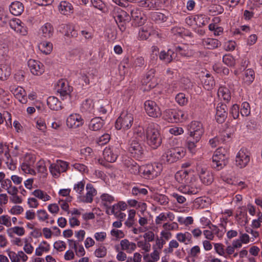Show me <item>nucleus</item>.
I'll list each match as a JSON object with an SVG mask.
<instances>
[{"instance_id":"13d9d810","label":"nucleus","mask_w":262,"mask_h":262,"mask_svg":"<svg viewBox=\"0 0 262 262\" xmlns=\"http://www.w3.org/2000/svg\"><path fill=\"white\" fill-rule=\"evenodd\" d=\"M150 35L149 31L144 27L141 28L139 31V37L142 40L146 39Z\"/></svg>"},{"instance_id":"338daca9","label":"nucleus","mask_w":262,"mask_h":262,"mask_svg":"<svg viewBox=\"0 0 262 262\" xmlns=\"http://www.w3.org/2000/svg\"><path fill=\"white\" fill-rule=\"evenodd\" d=\"M36 168L38 171L40 173H43L47 171L44 160H40L36 163Z\"/></svg>"},{"instance_id":"c85d7f7f","label":"nucleus","mask_w":262,"mask_h":262,"mask_svg":"<svg viewBox=\"0 0 262 262\" xmlns=\"http://www.w3.org/2000/svg\"><path fill=\"white\" fill-rule=\"evenodd\" d=\"M104 123V120L101 118L95 117L91 120L89 127L92 130H99L103 126Z\"/></svg>"},{"instance_id":"5fc2aeb1","label":"nucleus","mask_w":262,"mask_h":262,"mask_svg":"<svg viewBox=\"0 0 262 262\" xmlns=\"http://www.w3.org/2000/svg\"><path fill=\"white\" fill-rule=\"evenodd\" d=\"M37 216L40 221H46L49 219V215L44 209H40L37 211Z\"/></svg>"},{"instance_id":"052dcab7","label":"nucleus","mask_w":262,"mask_h":262,"mask_svg":"<svg viewBox=\"0 0 262 262\" xmlns=\"http://www.w3.org/2000/svg\"><path fill=\"white\" fill-rule=\"evenodd\" d=\"M239 106L237 104H233L230 110V114L234 119H237L239 117Z\"/></svg>"},{"instance_id":"20e7f679","label":"nucleus","mask_w":262,"mask_h":262,"mask_svg":"<svg viewBox=\"0 0 262 262\" xmlns=\"http://www.w3.org/2000/svg\"><path fill=\"white\" fill-rule=\"evenodd\" d=\"M189 137L195 139L196 141H199L204 133L203 124L198 121H192L188 125Z\"/></svg>"},{"instance_id":"c9c22d12","label":"nucleus","mask_w":262,"mask_h":262,"mask_svg":"<svg viewBox=\"0 0 262 262\" xmlns=\"http://www.w3.org/2000/svg\"><path fill=\"white\" fill-rule=\"evenodd\" d=\"M176 238L180 243H184L186 245L191 243L192 242L191 234L188 232L177 233Z\"/></svg>"},{"instance_id":"09e8293b","label":"nucleus","mask_w":262,"mask_h":262,"mask_svg":"<svg viewBox=\"0 0 262 262\" xmlns=\"http://www.w3.org/2000/svg\"><path fill=\"white\" fill-rule=\"evenodd\" d=\"M199 141H196L195 139L190 138V137L188 138L187 146L188 149L191 152L194 153L195 152L197 143Z\"/></svg>"},{"instance_id":"f257e3e1","label":"nucleus","mask_w":262,"mask_h":262,"mask_svg":"<svg viewBox=\"0 0 262 262\" xmlns=\"http://www.w3.org/2000/svg\"><path fill=\"white\" fill-rule=\"evenodd\" d=\"M147 144L153 149H157L162 143V137L159 125L155 123H150L145 129Z\"/></svg>"},{"instance_id":"c03bdc74","label":"nucleus","mask_w":262,"mask_h":262,"mask_svg":"<svg viewBox=\"0 0 262 262\" xmlns=\"http://www.w3.org/2000/svg\"><path fill=\"white\" fill-rule=\"evenodd\" d=\"M175 51L183 56H189L191 52L188 50L187 46L183 45L176 48Z\"/></svg>"},{"instance_id":"ea45409f","label":"nucleus","mask_w":262,"mask_h":262,"mask_svg":"<svg viewBox=\"0 0 262 262\" xmlns=\"http://www.w3.org/2000/svg\"><path fill=\"white\" fill-rule=\"evenodd\" d=\"M102 204L108 208L111 204L115 201V198L113 196L107 193H103L100 196Z\"/></svg>"},{"instance_id":"72a5a7b5","label":"nucleus","mask_w":262,"mask_h":262,"mask_svg":"<svg viewBox=\"0 0 262 262\" xmlns=\"http://www.w3.org/2000/svg\"><path fill=\"white\" fill-rule=\"evenodd\" d=\"M58 9L60 12L63 15H68L73 13L72 5L66 1H62L60 3Z\"/></svg>"},{"instance_id":"8fccbe9b","label":"nucleus","mask_w":262,"mask_h":262,"mask_svg":"<svg viewBox=\"0 0 262 262\" xmlns=\"http://www.w3.org/2000/svg\"><path fill=\"white\" fill-rule=\"evenodd\" d=\"M223 62L229 67H233L235 63L234 58L230 54H226L223 56Z\"/></svg>"},{"instance_id":"bb28decb","label":"nucleus","mask_w":262,"mask_h":262,"mask_svg":"<svg viewBox=\"0 0 262 262\" xmlns=\"http://www.w3.org/2000/svg\"><path fill=\"white\" fill-rule=\"evenodd\" d=\"M40 31L43 37L50 38L53 35L54 28L50 23H47L40 28Z\"/></svg>"},{"instance_id":"58836bf2","label":"nucleus","mask_w":262,"mask_h":262,"mask_svg":"<svg viewBox=\"0 0 262 262\" xmlns=\"http://www.w3.org/2000/svg\"><path fill=\"white\" fill-rule=\"evenodd\" d=\"M160 2L158 0H146L141 2V6L149 9H155L158 7Z\"/></svg>"},{"instance_id":"7ed1b4c3","label":"nucleus","mask_w":262,"mask_h":262,"mask_svg":"<svg viewBox=\"0 0 262 262\" xmlns=\"http://www.w3.org/2000/svg\"><path fill=\"white\" fill-rule=\"evenodd\" d=\"M185 155L183 149L180 148L168 149L162 156L161 161L164 163H172Z\"/></svg>"},{"instance_id":"4be33fe9","label":"nucleus","mask_w":262,"mask_h":262,"mask_svg":"<svg viewBox=\"0 0 262 262\" xmlns=\"http://www.w3.org/2000/svg\"><path fill=\"white\" fill-rule=\"evenodd\" d=\"M131 16L135 25L138 26L143 25L146 20L145 15L138 9H133L131 11Z\"/></svg>"},{"instance_id":"39448f33","label":"nucleus","mask_w":262,"mask_h":262,"mask_svg":"<svg viewBox=\"0 0 262 262\" xmlns=\"http://www.w3.org/2000/svg\"><path fill=\"white\" fill-rule=\"evenodd\" d=\"M141 170L147 179H152L157 177L162 171L161 164L154 163L141 166Z\"/></svg>"},{"instance_id":"0eeeda50","label":"nucleus","mask_w":262,"mask_h":262,"mask_svg":"<svg viewBox=\"0 0 262 262\" xmlns=\"http://www.w3.org/2000/svg\"><path fill=\"white\" fill-rule=\"evenodd\" d=\"M250 160V151L242 148L237 152L235 158V165L240 168L245 167Z\"/></svg>"},{"instance_id":"4468645a","label":"nucleus","mask_w":262,"mask_h":262,"mask_svg":"<svg viewBox=\"0 0 262 262\" xmlns=\"http://www.w3.org/2000/svg\"><path fill=\"white\" fill-rule=\"evenodd\" d=\"M179 190L183 193L191 195L197 194L201 190V188L197 182L195 181H192L191 179L190 183L186 184L185 185H180L179 187Z\"/></svg>"},{"instance_id":"864d4df0","label":"nucleus","mask_w":262,"mask_h":262,"mask_svg":"<svg viewBox=\"0 0 262 262\" xmlns=\"http://www.w3.org/2000/svg\"><path fill=\"white\" fill-rule=\"evenodd\" d=\"M250 113V107L249 104L247 102H244L242 104L241 114L243 116H248Z\"/></svg>"},{"instance_id":"79ce46f5","label":"nucleus","mask_w":262,"mask_h":262,"mask_svg":"<svg viewBox=\"0 0 262 262\" xmlns=\"http://www.w3.org/2000/svg\"><path fill=\"white\" fill-rule=\"evenodd\" d=\"M39 49L41 52L47 55L51 53L52 50V44L50 42L45 41L39 45Z\"/></svg>"},{"instance_id":"393cba45","label":"nucleus","mask_w":262,"mask_h":262,"mask_svg":"<svg viewBox=\"0 0 262 262\" xmlns=\"http://www.w3.org/2000/svg\"><path fill=\"white\" fill-rule=\"evenodd\" d=\"M121 249L128 253H132L136 248L137 245L134 242H129L127 239H124L120 241Z\"/></svg>"},{"instance_id":"4c0bfd02","label":"nucleus","mask_w":262,"mask_h":262,"mask_svg":"<svg viewBox=\"0 0 262 262\" xmlns=\"http://www.w3.org/2000/svg\"><path fill=\"white\" fill-rule=\"evenodd\" d=\"M50 249V245L46 241H42L38 247L35 250V254L37 256H41L43 252H47Z\"/></svg>"},{"instance_id":"ddd939ff","label":"nucleus","mask_w":262,"mask_h":262,"mask_svg":"<svg viewBox=\"0 0 262 262\" xmlns=\"http://www.w3.org/2000/svg\"><path fill=\"white\" fill-rule=\"evenodd\" d=\"M68 164L67 162L61 160L51 164L49 169L52 174L54 177H58L61 172L66 171Z\"/></svg>"},{"instance_id":"4d7b16f0","label":"nucleus","mask_w":262,"mask_h":262,"mask_svg":"<svg viewBox=\"0 0 262 262\" xmlns=\"http://www.w3.org/2000/svg\"><path fill=\"white\" fill-rule=\"evenodd\" d=\"M176 101L180 105H184L187 103V98L185 97V95L183 93H179L176 97Z\"/></svg>"},{"instance_id":"774afa93","label":"nucleus","mask_w":262,"mask_h":262,"mask_svg":"<svg viewBox=\"0 0 262 262\" xmlns=\"http://www.w3.org/2000/svg\"><path fill=\"white\" fill-rule=\"evenodd\" d=\"M9 230L11 231L13 233H15L18 236H23L25 234V233L24 228L22 227L19 226H15L9 229Z\"/></svg>"},{"instance_id":"de8ad7c7","label":"nucleus","mask_w":262,"mask_h":262,"mask_svg":"<svg viewBox=\"0 0 262 262\" xmlns=\"http://www.w3.org/2000/svg\"><path fill=\"white\" fill-rule=\"evenodd\" d=\"M209 11L212 15H216L222 13L224 9L220 5H212L209 7Z\"/></svg>"},{"instance_id":"c756f323","label":"nucleus","mask_w":262,"mask_h":262,"mask_svg":"<svg viewBox=\"0 0 262 262\" xmlns=\"http://www.w3.org/2000/svg\"><path fill=\"white\" fill-rule=\"evenodd\" d=\"M202 45L207 49H214L221 45V42L217 39L214 38H204L202 41Z\"/></svg>"},{"instance_id":"9b49d317","label":"nucleus","mask_w":262,"mask_h":262,"mask_svg":"<svg viewBox=\"0 0 262 262\" xmlns=\"http://www.w3.org/2000/svg\"><path fill=\"white\" fill-rule=\"evenodd\" d=\"M57 92L60 94L62 100L70 98V93L72 91V88L69 85L68 82L66 80H59L57 83Z\"/></svg>"},{"instance_id":"a878e982","label":"nucleus","mask_w":262,"mask_h":262,"mask_svg":"<svg viewBox=\"0 0 262 262\" xmlns=\"http://www.w3.org/2000/svg\"><path fill=\"white\" fill-rule=\"evenodd\" d=\"M174 219V215L171 212L167 213L162 212L158 215L155 219V223L157 225H161L163 222L168 220L172 221Z\"/></svg>"},{"instance_id":"aec40b11","label":"nucleus","mask_w":262,"mask_h":262,"mask_svg":"<svg viewBox=\"0 0 262 262\" xmlns=\"http://www.w3.org/2000/svg\"><path fill=\"white\" fill-rule=\"evenodd\" d=\"M200 179L202 182L206 185L211 184L213 181L212 173L205 168H199Z\"/></svg>"},{"instance_id":"412c9836","label":"nucleus","mask_w":262,"mask_h":262,"mask_svg":"<svg viewBox=\"0 0 262 262\" xmlns=\"http://www.w3.org/2000/svg\"><path fill=\"white\" fill-rule=\"evenodd\" d=\"M11 92L14 94V96L21 103L25 104L27 102V96L25 90L20 86H11L10 88Z\"/></svg>"},{"instance_id":"6ab92c4d","label":"nucleus","mask_w":262,"mask_h":262,"mask_svg":"<svg viewBox=\"0 0 262 262\" xmlns=\"http://www.w3.org/2000/svg\"><path fill=\"white\" fill-rule=\"evenodd\" d=\"M83 120L81 116L77 114L70 115L67 119V125L71 128H76L82 125Z\"/></svg>"},{"instance_id":"f3484780","label":"nucleus","mask_w":262,"mask_h":262,"mask_svg":"<svg viewBox=\"0 0 262 262\" xmlns=\"http://www.w3.org/2000/svg\"><path fill=\"white\" fill-rule=\"evenodd\" d=\"M192 178V175L189 174L187 170H180L175 174L176 181L181 185H185L186 184L190 183Z\"/></svg>"},{"instance_id":"69168bd1","label":"nucleus","mask_w":262,"mask_h":262,"mask_svg":"<svg viewBox=\"0 0 262 262\" xmlns=\"http://www.w3.org/2000/svg\"><path fill=\"white\" fill-rule=\"evenodd\" d=\"M21 168L22 170L26 173L31 174L32 175H35L36 174L33 168L28 166L27 164L23 163L21 165Z\"/></svg>"},{"instance_id":"a19ab883","label":"nucleus","mask_w":262,"mask_h":262,"mask_svg":"<svg viewBox=\"0 0 262 262\" xmlns=\"http://www.w3.org/2000/svg\"><path fill=\"white\" fill-rule=\"evenodd\" d=\"M202 82L204 88L207 90H211L214 85L213 77H211L208 74H206V76L203 79Z\"/></svg>"},{"instance_id":"dca6fc26","label":"nucleus","mask_w":262,"mask_h":262,"mask_svg":"<svg viewBox=\"0 0 262 262\" xmlns=\"http://www.w3.org/2000/svg\"><path fill=\"white\" fill-rule=\"evenodd\" d=\"M227 106L223 103H218L216 106V120L219 123H222L226 119L228 115Z\"/></svg>"},{"instance_id":"a18cd8bd","label":"nucleus","mask_w":262,"mask_h":262,"mask_svg":"<svg viewBox=\"0 0 262 262\" xmlns=\"http://www.w3.org/2000/svg\"><path fill=\"white\" fill-rule=\"evenodd\" d=\"M151 18L152 20L158 23L165 22L167 20V17L164 14L160 12L152 13Z\"/></svg>"},{"instance_id":"f03ea898","label":"nucleus","mask_w":262,"mask_h":262,"mask_svg":"<svg viewBox=\"0 0 262 262\" xmlns=\"http://www.w3.org/2000/svg\"><path fill=\"white\" fill-rule=\"evenodd\" d=\"M228 158L227 150L223 147L218 148L212 156V168L217 170L222 169L227 165Z\"/></svg>"},{"instance_id":"f704fd0d","label":"nucleus","mask_w":262,"mask_h":262,"mask_svg":"<svg viewBox=\"0 0 262 262\" xmlns=\"http://www.w3.org/2000/svg\"><path fill=\"white\" fill-rule=\"evenodd\" d=\"M47 104L50 109L57 111L61 108V102L55 97L50 96L47 99Z\"/></svg>"},{"instance_id":"3c124183","label":"nucleus","mask_w":262,"mask_h":262,"mask_svg":"<svg viewBox=\"0 0 262 262\" xmlns=\"http://www.w3.org/2000/svg\"><path fill=\"white\" fill-rule=\"evenodd\" d=\"M137 245L146 252H148L150 250V244L145 241H140L138 242Z\"/></svg>"},{"instance_id":"cd10ccee","label":"nucleus","mask_w":262,"mask_h":262,"mask_svg":"<svg viewBox=\"0 0 262 262\" xmlns=\"http://www.w3.org/2000/svg\"><path fill=\"white\" fill-rule=\"evenodd\" d=\"M174 55V51L171 49H168L167 51L163 50L159 53V59L166 63H169L172 61Z\"/></svg>"},{"instance_id":"1a4fd4ad","label":"nucleus","mask_w":262,"mask_h":262,"mask_svg":"<svg viewBox=\"0 0 262 262\" xmlns=\"http://www.w3.org/2000/svg\"><path fill=\"white\" fill-rule=\"evenodd\" d=\"M119 146L118 144H116L105 147L103 152V157L105 160L111 163L115 162L120 153Z\"/></svg>"},{"instance_id":"e433bc0d","label":"nucleus","mask_w":262,"mask_h":262,"mask_svg":"<svg viewBox=\"0 0 262 262\" xmlns=\"http://www.w3.org/2000/svg\"><path fill=\"white\" fill-rule=\"evenodd\" d=\"M115 10H117V13L115 14L114 18L117 23H122L128 20V16L126 12L118 7H117Z\"/></svg>"},{"instance_id":"7c9ffc66","label":"nucleus","mask_w":262,"mask_h":262,"mask_svg":"<svg viewBox=\"0 0 262 262\" xmlns=\"http://www.w3.org/2000/svg\"><path fill=\"white\" fill-rule=\"evenodd\" d=\"M11 73V69L8 63L0 64V79L5 80L10 76Z\"/></svg>"},{"instance_id":"5701e85b","label":"nucleus","mask_w":262,"mask_h":262,"mask_svg":"<svg viewBox=\"0 0 262 262\" xmlns=\"http://www.w3.org/2000/svg\"><path fill=\"white\" fill-rule=\"evenodd\" d=\"M155 73L156 70L154 69H151L147 72L145 77L142 79V82L143 86L142 87V89L144 91H148L151 88L154 87V86H151L150 84H149L148 85L147 84L155 77Z\"/></svg>"},{"instance_id":"680f3d73","label":"nucleus","mask_w":262,"mask_h":262,"mask_svg":"<svg viewBox=\"0 0 262 262\" xmlns=\"http://www.w3.org/2000/svg\"><path fill=\"white\" fill-rule=\"evenodd\" d=\"M0 224L5 225L7 227H11L12 224L10 217L7 215H4L1 216Z\"/></svg>"},{"instance_id":"6e6552de","label":"nucleus","mask_w":262,"mask_h":262,"mask_svg":"<svg viewBox=\"0 0 262 262\" xmlns=\"http://www.w3.org/2000/svg\"><path fill=\"white\" fill-rule=\"evenodd\" d=\"M128 150L131 156L136 159L141 158L144 153L143 146L136 139H133L129 141Z\"/></svg>"},{"instance_id":"37998d69","label":"nucleus","mask_w":262,"mask_h":262,"mask_svg":"<svg viewBox=\"0 0 262 262\" xmlns=\"http://www.w3.org/2000/svg\"><path fill=\"white\" fill-rule=\"evenodd\" d=\"M33 194L36 198L42 200L43 201H47L51 199V196L46 192L40 189L35 190L33 192Z\"/></svg>"},{"instance_id":"603ef678","label":"nucleus","mask_w":262,"mask_h":262,"mask_svg":"<svg viewBox=\"0 0 262 262\" xmlns=\"http://www.w3.org/2000/svg\"><path fill=\"white\" fill-rule=\"evenodd\" d=\"M163 228L166 231L175 230L179 228L178 224L176 222L169 223L168 222L165 223L163 224Z\"/></svg>"},{"instance_id":"2eb2a0df","label":"nucleus","mask_w":262,"mask_h":262,"mask_svg":"<svg viewBox=\"0 0 262 262\" xmlns=\"http://www.w3.org/2000/svg\"><path fill=\"white\" fill-rule=\"evenodd\" d=\"M28 66L31 73L34 75L40 76L44 72L43 64L38 60L30 59Z\"/></svg>"},{"instance_id":"423d86ee","label":"nucleus","mask_w":262,"mask_h":262,"mask_svg":"<svg viewBox=\"0 0 262 262\" xmlns=\"http://www.w3.org/2000/svg\"><path fill=\"white\" fill-rule=\"evenodd\" d=\"M133 121V114L127 112H122L116 120V127L118 129H128L132 126Z\"/></svg>"},{"instance_id":"a211bd4d","label":"nucleus","mask_w":262,"mask_h":262,"mask_svg":"<svg viewBox=\"0 0 262 262\" xmlns=\"http://www.w3.org/2000/svg\"><path fill=\"white\" fill-rule=\"evenodd\" d=\"M86 193L85 195L80 196L81 202L91 203L93 201V198L97 194L96 190L91 184H88L86 186Z\"/></svg>"},{"instance_id":"f8f14e48","label":"nucleus","mask_w":262,"mask_h":262,"mask_svg":"<svg viewBox=\"0 0 262 262\" xmlns=\"http://www.w3.org/2000/svg\"><path fill=\"white\" fill-rule=\"evenodd\" d=\"M144 107L146 113L150 117L157 118L161 115L159 107L154 101H146L144 103Z\"/></svg>"},{"instance_id":"e2e57ef3","label":"nucleus","mask_w":262,"mask_h":262,"mask_svg":"<svg viewBox=\"0 0 262 262\" xmlns=\"http://www.w3.org/2000/svg\"><path fill=\"white\" fill-rule=\"evenodd\" d=\"M54 248L58 251H63L66 248V244L61 241H58L54 243Z\"/></svg>"},{"instance_id":"49530a36","label":"nucleus","mask_w":262,"mask_h":262,"mask_svg":"<svg viewBox=\"0 0 262 262\" xmlns=\"http://www.w3.org/2000/svg\"><path fill=\"white\" fill-rule=\"evenodd\" d=\"M254 79V72L251 69L247 70L245 72L244 81L247 84H251Z\"/></svg>"},{"instance_id":"bf43d9fd","label":"nucleus","mask_w":262,"mask_h":262,"mask_svg":"<svg viewBox=\"0 0 262 262\" xmlns=\"http://www.w3.org/2000/svg\"><path fill=\"white\" fill-rule=\"evenodd\" d=\"M132 193L134 195H145L147 193V190L145 188L134 187L132 190Z\"/></svg>"},{"instance_id":"0e129e2a","label":"nucleus","mask_w":262,"mask_h":262,"mask_svg":"<svg viewBox=\"0 0 262 262\" xmlns=\"http://www.w3.org/2000/svg\"><path fill=\"white\" fill-rule=\"evenodd\" d=\"M95 254L97 257H103L106 254V248L104 246H100L96 250Z\"/></svg>"},{"instance_id":"b1692460","label":"nucleus","mask_w":262,"mask_h":262,"mask_svg":"<svg viewBox=\"0 0 262 262\" xmlns=\"http://www.w3.org/2000/svg\"><path fill=\"white\" fill-rule=\"evenodd\" d=\"M124 164L127 168V170L134 174H137L140 172L141 167H140L135 161L130 159H126L124 161Z\"/></svg>"},{"instance_id":"2f4dec72","label":"nucleus","mask_w":262,"mask_h":262,"mask_svg":"<svg viewBox=\"0 0 262 262\" xmlns=\"http://www.w3.org/2000/svg\"><path fill=\"white\" fill-rule=\"evenodd\" d=\"M23 4L19 2H14L11 3L10 7V11L14 15H19L24 11Z\"/></svg>"},{"instance_id":"473e14b6","label":"nucleus","mask_w":262,"mask_h":262,"mask_svg":"<svg viewBox=\"0 0 262 262\" xmlns=\"http://www.w3.org/2000/svg\"><path fill=\"white\" fill-rule=\"evenodd\" d=\"M217 95L220 99H223L226 102H229L231 98L230 90L224 86H221L219 89Z\"/></svg>"},{"instance_id":"9d476101","label":"nucleus","mask_w":262,"mask_h":262,"mask_svg":"<svg viewBox=\"0 0 262 262\" xmlns=\"http://www.w3.org/2000/svg\"><path fill=\"white\" fill-rule=\"evenodd\" d=\"M186 118L184 113L181 110H167L163 114V118L169 122H177Z\"/></svg>"},{"instance_id":"6e6d98bb","label":"nucleus","mask_w":262,"mask_h":262,"mask_svg":"<svg viewBox=\"0 0 262 262\" xmlns=\"http://www.w3.org/2000/svg\"><path fill=\"white\" fill-rule=\"evenodd\" d=\"M85 186V181H81L75 184L74 186L73 189L78 194H82L84 190Z\"/></svg>"}]
</instances>
